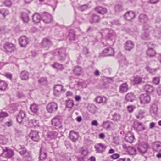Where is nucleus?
Returning <instances> with one entry per match:
<instances>
[{"mask_svg": "<svg viewBox=\"0 0 161 161\" xmlns=\"http://www.w3.org/2000/svg\"><path fill=\"white\" fill-rule=\"evenodd\" d=\"M52 53L54 56H58L59 60L61 62L64 61L66 57V50L65 48L55 49L52 52Z\"/></svg>", "mask_w": 161, "mask_h": 161, "instance_id": "1", "label": "nucleus"}, {"mask_svg": "<svg viewBox=\"0 0 161 161\" xmlns=\"http://www.w3.org/2000/svg\"><path fill=\"white\" fill-rule=\"evenodd\" d=\"M58 104L54 102L49 103L46 106V109L48 113H54L58 110Z\"/></svg>", "mask_w": 161, "mask_h": 161, "instance_id": "2", "label": "nucleus"}, {"mask_svg": "<svg viewBox=\"0 0 161 161\" xmlns=\"http://www.w3.org/2000/svg\"><path fill=\"white\" fill-rule=\"evenodd\" d=\"M148 146L147 143L143 142H138L135 145V147L137 148L138 151L142 154L147 152Z\"/></svg>", "mask_w": 161, "mask_h": 161, "instance_id": "3", "label": "nucleus"}, {"mask_svg": "<svg viewBox=\"0 0 161 161\" xmlns=\"http://www.w3.org/2000/svg\"><path fill=\"white\" fill-rule=\"evenodd\" d=\"M3 48L5 52L11 53L15 49V46L11 42H7L3 44Z\"/></svg>", "mask_w": 161, "mask_h": 161, "instance_id": "4", "label": "nucleus"}, {"mask_svg": "<svg viewBox=\"0 0 161 161\" xmlns=\"http://www.w3.org/2000/svg\"><path fill=\"white\" fill-rule=\"evenodd\" d=\"M2 148L3 152L2 154L3 156L7 158H12L14 155L13 151L5 146H0Z\"/></svg>", "mask_w": 161, "mask_h": 161, "instance_id": "5", "label": "nucleus"}, {"mask_svg": "<svg viewBox=\"0 0 161 161\" xmlns=\"http://www.w3.org/2000/svg\"><path fill=\"white\" fill-rule=\"evenodd\" d=\"M152 47H154V45L150 42L147 44L148 48L146 50V54L148 57L150 58L154 57L157 53L156 51Z\"/></svg>", "mask_w": 161, "mask_h": 161, "instance_id": "6", "label": "nucleus"}, {"mask_svg": "<svg viewBox=\"0 0 161 161\" xmlns=\"http://www.w3.org/2000/svg\"><path fill=\"white\" fill-rule=\"evenodd\" d=\"M140 102L142 104L149 103L151 100V97L149 94L144 93L141 94L139 97Z\"/></svg>", "mask_w": 161, "mask_h": 161, "instance_id": "7", "label": "nucleus"}, {"mask_svg": "<svg viewBox=\"0 0 161 161\" xmlns=\"http://www.w3.org/2000/svg\"><path fill=\"white\" fill-rule=\"evenodd\" d=\"M52 45V42L47 37L43 38L40 44L41 47L47 50H48Z\"/></svg>", "mask_w": 161, "mask_h": 161, "instance_id": "8", "label": "nucleus"}, {"mask_svg": "<svg viewBox=\"0 0 161 161\" xmlns=\"http://www.w3.org/2000/svg\"><path fill=\"white\" fill-rule=\"evenodd\" d=\"M42 19L46 24L49 23L52 21L53 18L52 15L47 12H43L42 14Z\"/></svg>", "mask_w": 161, "mask_h": 161, "instance_id": "9", "label": "nucleus"}, {"mask_svg": "<svg viewBox=\"0 0 161 161\" xmlns=\"http://www.w3.org/2000/svg\"><path fill=\"white\" fill-rule=\"evenodd\" d=\"M114 49L111 47H108L103 51L101 56L102 57L112 56L114 55Z\"/></svg>", "mask_w": 161, "mask_h": 161, "instance_id": "10", "label": "nucleus"}, {"mask_svg": "<svg viewBox=\"0 0 161 161\" xmlns=\"http://www.w3.org/2000/svg\"><path fill=\"white\" fill-rule=\"evenodd\" d=\"M63 86L60 84H57L53 87V94L54 96L58 97L60 95L62 91L65 92L66 90L63 88Z\"/></svg>", "mask_w": 161, "mask_h": 161, "instance_id": "11", "label": "nucleus"}, {"mask_svg": "<svg viewBox=\"0 0 161 161\" xmlns=\"http://www.w3.org/2000/svg\"><path fill=\"white\" fill-rule=\"evenodd\" d=\"M94 148L97 153H102L104 152L107 148V146L102 143L96 144Z\"/></svg>", "mask_w": 161, "mask_h": 161, "instance_id": "12", "label": "nucleus"}, {"mask_svg": "<svg viewBox=\"0 0 161 161\" xmlns=\"http://www.w3.org/2000/svg\"><path fill=\"white\" fill-rule=\"evenodd\" d=\"M39 133V132L32 130L30 132L29 136L34 142H38L40 139Z\"/></svg>", "mask_w": 161, "mask_h": 161, "instance_id": "13", "label": "nucleus"}, {"mask_svg": "<svg viewBox=\"0 0 161 161\" xmlns=\"http://www.w3.org/2000/svg\"><path fill=\"white\" fill-rule=\"evenodd\" d=\"M100 20V16L97 14L93 13H90L89 17V22L91 24L97 23Z\"/></svg>", "mask_w": 161, "mask_h": 161, "instance_id": "14", "label": "nucleus"}, {"mask_svg": "<svg viewBox=\"0 0 161 161\" xmlns=\"http://www.w3.org/2000/svg\"><path fill=\"white\" fill-rule=\"evenodd\" d=\"M16 151L21 156H23L28 152L27 149L24 145L18 144L16 146Z\"/></svg>", "mask_w": 161, "mask_h": 161, "instance_id": "15", "label": "nucleus"}, {"mask_svg": "<svg viewBox=\"0 0 161 161\" xmlns=\"http://www.w3.org/2000/svg\"><path fill=\"white\" fill-rule=\"evenodd\" d=\"M26 117V114L25 112L21 110L16 117L17 122L19 124H23V120Z\"/></svg>", "mask_w": 161, "mask_h": 161, "instance_id": "16", "label": "nucleus"}, {"mask_svg": "<svg viewBox=\"0 0 161 161\" xmlns=\"http://www.w3.org/2000/svg\"><path fill=\"white\" fill-rule=\"evenodd\" d=\"M142 89L146 93L151 94L154 91V88L151 85L146 84L143 86Z\"/></svg>", "mask_w": 161, "mask_h": 161, "instance_id": "17", "label": "nucleus"}, {"mask_svg": "<svg viewBox=\"0 0 161 161\" xmlns=\"http://www.w3.org/2000/svg\"><path fill=\"white\" fill-rule=\"evenodd\" d=\"M135 139V137L134 133L131 131H128L125 136V140L126 142L130 143H132L133 142Z\"/></svg>", "mask_w": 161, "mask_h": 161, "instance_id": "18", "label": "nucleus"}, {"mask_svg": "<svg viewBox=\"0 0 161 161\" xmlns=\"http://www.w3.org/2000/svg\"><path fill=\"white\" fill-rule=\"evenodd\" d=\"M124 17L128 21H131L136 17L135 12L132 11H129L124 14Z\"/></svg>", "mask_w": 161, "mask_h": 161, "instance_id": "19", "label": "nucleus"}, {"mask_svg": "<svg viewBox=\"0 0 161 161\" xmlns=\"http://www.w3.org/2000/svg\"><path fill=\"white\" fill-rule=\"evenodd\" d=\"M136 99V95L134 93L129 92L127 93L125 96V99L127 102H132Z\"/></svg>", "mask_w": 161, "mask_h": 161, "instance_id": "20", "label": "nucleus"}, {"mask_svg": "<svg viewBox=\"0 0 161 161\" xmlns=\"http://www.w3.org/2000/svg\"><path fill=\"white\" fill-rule=\"evenodd\" d=\"M152 148L153 151L156 152H161V142L156 141L152 143Z\"/></svg>", "mask_w": 161, "mask_h": 161, "instance_id": "21", "label": "nucleus"}, {"mask_svg": "<svg viewBox=\"0 0 161 161\" xmlns=\"http://www.w3.org/2000/svg\"><path fill=\"white\" fill-rule=\"evenodd\" d=\"M61 117L59 115L53 117L51 121L52 125L55 126H59L61 124Z\"/></svg>", "mask_w": 161, "mask_h": 161, "instance_id": "22", "label": "nucleus"}, {"mask_svg": "<svg viewBox=\"0 0 161 161\" xmlns=\"http://www.w3.org/2000/svg\"><path fill=\"white\" fill-rule=\"evenodd\" d=\"M79 133L78 132L73 130H71L69 132V138L73 142H75L78 140Z\"/></svg>", "mask_w": 161, "mask_h": 161, "instance_id": "23", "label": "nucleus"}, {"mask_svg": "<svg viewBox=\"0 0 161 161\" xmlns=\"http://www.w3.org/2000/svg\"><path fill=\"white\" fill-rule=\"evenodd\" d=\"M134 128L137 131H142L145 130V125L142 123L136 121L134 124Z\"/></svg>", "mask_w": 161, "mask_h": 161, "instance_id": "24", "label": "nucleus"}, {"mask_svg": "<svg viewBox=\"0 0 161 161\" xmlns=\"http://www.w3.org/2000/svg\"><path fill=\"white\" fill-rule=\"evenodd\" d=\"M19 41V44L22 47H25L28 43V39L25 36L20 37Z\"/></svg>", "mask_w": 161, "mask_h": 161, "instance_id": "25", "label": "nucleus"}, {"mask_svg": "<svg viewBox=\"0 0 161 161\" xmlns=\"http://www.w3.org/2000/svg\"><path fill=\"white\" fill-rule=\"evenodd\" d=\"M94 10L97 13L102 15L107 13L108 12V10L106 8L101 6L96 7Z\"/></svg>", "mask_w": 161, "mask_h": 161, "instance_id": "26", "label": "nucleus"}, {"mask_svg": "<svg viewBox=\"0 0 161 161\" xmlns=\"http://www.w3.org/2000/svg\"><path fill=\"white\" fill-rule=\"evenodd\" d=\"M105 31L107 33L105 37L106 39L112 40L115 35L114 31L112 29L108 30L107 29H105Z\"/></svg>", "mask_w": 161, "mask_h": 161, "instance_id": "27", "label": "nucleus"}, {"mask_svg": "<svg viewBox=\"0 0 161 161\" xmlns=\"http://www.w3.org/2000/svg\"><path fill=\"white\" fill-rule=\"evenodd\" d=\"M107 98L104 96H97L95 99V101L98 104L102 103L103 105L106 104Z\"/></svg>", "mask_w": 161, "mask_h": 161, "instance_id": "28", "label": "nucleus"}, {"mask_svg": "<svg viewBox=\"0 0 161 161\" xmlns=\"http://www.w3.org/2000/svg\"><path fill=\"white\" fill-rule=\"evenodd\" d=\"M139 21L142 23H145L147 22L148 18L147 16L144 13L140 14L138 17Z\"/></svg>", "mask_w": 161, "mask_h": 161, "instance_id": "29", "label": "nucleus"}, {"mask_svg": "<svg viewBox=\"0 0 161 161\" xmlns=\"http://www.w3.org/2000/svg\"><path fill=\"white\" fill-rule=\"evenodd\" d=\"M124 46L125 50L130 51L133 47L134 44L132 41L129 40L125 43Z\"/></svg>", "mask_w": 161, "mask_h": 161, "instance_id": "30", "label": "nucleus"}, {"mask_svg": "<svg viewBox=\"0 0 161 161\" xmlns=\"http://www.w3.org/2000/svg\"><path fill=\"white\" fill-rule=\"evenodd\" d=\"M29 73L26 70L22 71L20 74V77L23 80H27L29 78Z\"/></svg>", "mask_w": 161, "mask_h": 161, "instance_id": "31", "label": "nucleus"}, {"mask_svg": "<svg viewBox=\"0 0 161 161\" xmlns=\"http://www.w3.org/2000/svg\"><path fill=\"white\" fill-rule=\"evenodd\" d=\"M28 13L22 12L21 14V17L22 20L24 23H28L30 20V18L29 14L30 13V12L28 10L27 11Z\"/></svg>", "mask_w": 161, "mask_h": 161, "instance_id": "32", "label": "nucleus"}, {"mask_svg": "<svg viewBox=\"0 0 161 161\" xmlns=\"http://www.w3.org/2000/svg\"><path fill=\"white\" fill-rule=\"evenodd\" d=\"M47 153L45 150L41 148L39 150V157L40 160H45L47 157Z\"/></svg>", "mask_w": 161, "mask_h": 161, "instance_id": "33", "label": "nucleus"}, {"mask_svg": "<svg viewBox=\"0 0 161 161\" xmlns=\"http://www.w3.org/2000/svg\"><path fill=\"white\" fill-rule=\"evenodd\" d=\"M51 66L57 70L62 71L64 69L63 65L57 62H54Z\"/></svg>", "mask_w": 161, "mask_h": 161, "instance_id": "34", "label": "nucleus"}, {"mask_svg": "<svg viewBox=\"0 0 161 161\" xmlns=\"http://www.w3.org/2000/svg\"><path fill=\"white\" fill-rule=\"evenodd\" d=\"M58 134V133L56 131H48L47 133V136L48 138L55 139L57 138Z\"/></svg>", "mask_w": 161, "mask_h": 161, "instance_id": "35", "label": "nucleus"}, {"mask_svg": "<svg viewBox=\"0 0 161 161\" xmlns=\"http://www.w3.org/2000/svg\"><path fill=\"white\" fill-rule=\"evenodd\" d=\"M158 108L157 104L155 103H153L150 106V112L154 115L157 114Z\"/></svg>", "mask_w": 161, "mask_h": 161, "instance_id": "36", "label": "nucleus"}, {"mask_svg": "<svg viewBox=\"0 0 161 161\" xmlns=\"http://www.w3.org/2000/svg\"><path fill=\"white\" fill-rule=\"evenodd\" d=\"M75 34L73 29L69 30L67 37L70 41H74L75 40Z\"/></svg>", "mask_w": 161, "mask_h": 161, "instance_id": "37", "label": "nucleus"}, {"mask_svg": "<svg viewBox=\"0 0 161 161\" xmlns=\"http://www.w3.org/2000/svg\"><path fill=\"white\" fill-rule=\"evenodd\" d=\"M128 90V86L126 82L120 85L119 86V92L123 93L126 92Z\"/></svg>", "mask_w": 161, "mask_h": 161, "instance_id": "38", "label": "nucleus"}, {"mask_svg": "<svg viewBox=\"0 0 161 161\" xmlns=\"http://www.w3.org/2000/svg\"><path fill=\"white\" fill-rule=\"evenodd\" d=\"M41 19V17L38 13H35L32 16L33 21L36 23L40 22Z\"/></svg>", "mask_w": 161, "mask_h": 161, "instance_id": "39", "label": "nucleus"}, {"mask_svg": "<svg viewBox=\"0 0 161 161\" xmlns=\"http://www.w3.org/2000/svg\"><path fill=\"white\" fill-rule=\"evenodd\" d=\"M112 118L111 119L114 121H119L121 118V116L118 113L115 112L112 115Z\"/></svg>", "mask_w": 161, "mask_h": 161, "instance_id": "40", "label": "nucleus"}, {"mask_svg": "<svg viewBox=\"0 0 161 161\" xmlns=\"http://www.w3.org/2000/svg\"><path fill=\"white\" fill-rule=\"evenodd\" d=\"M30 109L31 112L34 114H37L38 113V107L35 103H33L31 105Z\"/></svg>", "mask_w": 161, "mask_h": 161, "instance_id": "41", "label": "nucleus"}, {"mask_svg": "<svg viewBox=\"0 0 161 161\" xmlns=\"http://www.w3.org/2000/svg\"><path fill=\"white\" fill-rule=\"evenodd\" d=\"M7 83L5 81L0 80V90L4 91L6 90L8 87Z\"/></svg>", "mask_w": 161, "mask_h": 161, "instance_id": "42", "label": "nucleus"}, {"mask_svg": "<svg viewBox=\"0 0 161 161\" xmlns=\"http://www.w3.org/2000/svg\"><path fill=\"white\" fill-rule=\"evenodd\" d=\"M123 10L122 5L121 3L116 4L114 6V10L116 12H119L122 11Z\"/></svg>", "mask_w": 161, "mask_h": 161, "instance_id": "43", "label": "nucleus"}, {"mask_svg": "<svg viewBox=\"0 0 161 161\" xmlns=\"http://www.w3.org/2000/svg\"><path fill=\"white\" fill-rule=\"evenodd\" d=\"M26 153L27 154L23 157L24 160L25 161H32L33 160L32 157L31 152L28 151Z\"/></svg>", "mask_w": 161, "mask_h": 161, "instance_id": "44", "label": "nucleus"}, {"mask_svg": "<svg viewBox=\"0 0 161 161\" xmlns=\"http://www.w3.org/2000/svg\"><path fill=\"white\" fill-rule=\"evenodd\" d=\"M145 112L144 110H140L138 113L136 114V117L137 119H142L144 117V114Z\"/></svg>", "mask_w": 161, "mask_h": 161, "instance_id": "45", "label": "nucleus"}, {"mask_svg": "<svg viewBox=\"0 0 161 161\" xmlns=\"http://www.w3.org/2000/svg\"><path fill=\"white\" fill-rule=\"evenodd\" d=\"M142 82V78L141 77L138 76L134 77L133 82L134 85L140 84Z\"/></svg>", "mask_w": 161, "mask_h": 161, "instance_id": "46", "label": "nucleus"}, {"mask_svg": "<svg viewBox=\"0 0 161 161\" xmlns=\"http://www.w3.org/2000/svg\"><path fill=\"white\" fill-rule=\"evenodd\" d=\"M96 107L94 104H91L88 105L87 108L89 111L92 113H95L96 112Z\"/></svg>", "mask_w": 161, "mask_h": 161, "instance_id": "47", "label": "nucleus"}, {"mask_svg": "<svg viewBox=\"0 0 161 161\" xmlns=\"http://www.w3.org/2000/svg\"><path fill=\"white\" fill-rule=\"evenodd\" d=\"M81 71V68L79 66L75 67L73 70V71L75 75L77 76H79L80 75Z\"/></svg>", "mask_w": 161, "mask_h": 161, "instance_id": "48", "label": "nucleus"}, {"mask_svg": "<svg viewBox=\"0 0 161 161\" xmlns=\"http://www.w3.org/2000/svg\"><path fill=\"white\" fill-rule=\"evenodd\" d=\"M82 53L86 57H88L90 53L89 48L86 47H83Z\"/></svg>", "mask_w": 161, "mask_h": 161, "instance_id": "49", "label": "nucleus"}, {"mask_svg": "<svg viewBox=\"0 0 161 161\" xmlns=\"http://www.w3.org/2000/svg\"><path fill=\"white\" fill-rule=\"evenodd\" d=\"M9 14V10L3 8L0 9V14L2 15L4 18Z\"/></svg>", "mask_w": 161, "mask_h": 161, "instance_id": "50", "label": "nucleus"}, {"mask_svg": "<svg viewBox=\"0 0 161 161\" xmlns=\"http://www.w3.org/2000/svg\"><path fill=\"white\" fill-rule=\"evenodd\" d=\"M74 105V101L72 100L69 99L66 101V107L71 109Z\"/></svg>", "mask_w": 161, "mask_h": 161, "instance_id": "51", "label": "nucleus"}, {"mask_svg": "<svg viewBox=\"0 0 161 161\" xmlns=\"http://www.w3.org/2000/svg\"><path fill=\"white\" fill-rule=\"evenodd\" d=\"M111 123H112V122L109 120H107L104 121L102 125L104 128H106V129H108L110 127V124Z\"/></svg>", "mask_w": 161, "mask_h": 161, "instance_id": "52", "label": "nucleus"}, {"mask_svg": "<svg viewBox=\"0 0 161 161\" xmlns=\"http://www.w3.org/2000/svg\"><path fill=\"white\" fill-rule=\"evenodd\" d=\"M2 3L5 6L8 7H11L12 4V2L11 0H5Z\"/></svg>", "mask_w": 161, "mask_h": 161, "instance_id": "53", "label": "nucleus"}, {"mask_svg": "<svg viewBox=\"0 0 161 161\" xmlns=\"http://www.w3.org/2000/svg\"><path fill=\"white\" fill-rule=\"evenodd\" d=\"M38 82L42 85L46 84L47 82V78L46 77H41L38 80Z\"/></svg>", "mask_w": 161, "mask_h": 161, "instance_id": "54", "label": "nucleus"}, {"mask_svg": "<svg viewBox=\"0 0 161 161\" xmlns=\"http://www.w3.org/2000/svg\"><path fill=\"white\" fill-rule=\"evenodd\" d=\"M16 95L19 99L24 98L25 97V96L23 92L20 91L17 92Z\"/></svg>", "mask_w": 161, "mask_h": 161, "instance_id": "55", "label": "nucleus"}, {"mask_svg": "<svg viewBox=\"0 0 161 161\" xmlns=\"http://www.w3.org/2000/svg\"><path fill=\"white\" fill-rule=\"evenodd\" d=\"M30 122L31 123L34 127H38L39 126V121L35 119H33L30 121Z\"/></svg>", "mask_w": 161, "mask_h": 161, "instance_id": "56", "label": "nucleus"}, {"mask_svg": "<svg viewBox=\"0 0 161 161\" xmlns=\"http://www.w3.org/2000/svg\"><path fill=\"white\" fill-rule=\"evenodd\" d=\"M141 38L143 40H148L150 39L149 35L148 33L146 32L142 34L141 36Z\"/></svg>", "mask_w": 161, "mask_h": 161, "instance_id": "57", "label": "nucleus"}, {"mask_svg": "<svg viewBox=\"0 0 161 161\" xmlns=\"http://www.w3.org/2000/svg\"><path fill=\"white\" fill-rule=\"evenodd\" d=\"M3 75L7 79H9L10 80H13V75L12 74L9 72H6L3 74Z\"/></svg>", "mask_w": 161, "mask_h": 161, "instance_id": "58", "label": "nucleus"}, {"mask_svg": "<svg viewBox=\"0 0 161 161\" xmlns=\"http://www.w3.org/2000/svg\"><path fill=\"white\" fill-rule=\"evenodd\" d=\"M14 131L15 132V135L17 137L23 135V132L20 130L15 128L14 129Z\"/></svg>", "mask_w": 161, "mask_h": 161, "instance_id": "59", "label": "nucleus"}, {"mask_svg": "<svg viewBox=\"0 0 161 161\" xmlns=\"http://www.w3.org/2000/svg\"><path fill=\"white\" fill-rule=\"evenodd\" d=\"M160 77H156L153 78L152 82L155 85H158L160 82Z\"/></svg>", "mask_w": 161, "mask_h": 161, "instance_id": "60", "label": "nucleus"}, {"mask_svg": "<svg viewBox=\"0 0 161 161\" xmlns=\"http://www.w3.org/2000/svg\"><path fill=\"white\" fill-rule=\"evenodd\" d=\"M129 150H130V151L131 153V154L134 155L136 153V148H136V147H134L132 146H129Z\"/></svg>", "mask_w": 161, "mask_h": 161, "instance_id": "61", "label": "nucleus"}, {"mask_svg": "<svg viewBox=\"0 0 161 161\" xmlns=\"http://www.w3.org/2000/svg\"><path fill=\"white\" fill-rule=\"evenodd\" d=\"M88 8V5L86 4H84L80 6L79 10L83 12Z\"/></svg>", "mask_w": 161, "mask_h": 161, "instance_id": "62", "label": "nucleus"}, {"mask_svg": "<svg viewBox=\"0 0 161 161\" xmlns=\"http://www.w3.org/2000/svg\"><path fill=\"white\" fill-rule=\"evenodd\" d=\"M8 114L7 112L2 111L0 112V118H3L8 116Z\"/></svg>", "mask_w": 161, "mask_h": 161, "instance_id": "63", "label": "nucleus"}, {"mask_svg": "<svg viewBox=\"0 0 161 161\" xmlns=\"http://www.w3.org/2000/svg\"><path fill=\"white\" fill-rule=\"evenodd\" d=\"M120 155L118 153L113 154L112 155L110 156L111 158L114 159H116L119 158Z\"/></svg>", "mask_w": 161, "mask_h": 161, "instance_id": "64", "label": "nucleus"}]
</instances>
